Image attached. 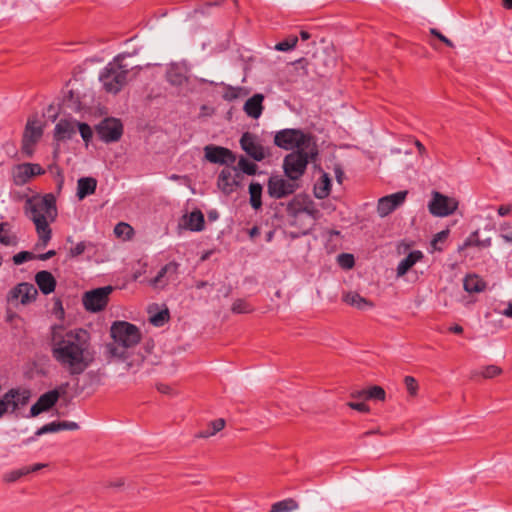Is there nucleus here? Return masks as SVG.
I'll use <instances>...</instances> for the list:
<instances>
[{"label": "nucleus", "mask_w": 512, "mask_h": 512, "mask_svg": "<svg viewBox=\"0 0 512 512\" xmlns=\"http://www.w3.org/2000/svg\"><path fill=\"white\" fill-rule=\"evenodd\" d=\"M351 397L359 400H367V389L352 391Z\"/></svg>", "instance_id": "nucleus-55"}, {"label": "nucleus", "mask_w": 512, "mask_h": 512, "mask_svg": "<svg viewBox=\"0 0 512 512\" xmlns=\"http://www.w3.org/2000/svg\"><path fill=\"white\" fill-rule=\"evenodd\" d=\"M96 133L105 143L116 142L123 134V125L119 119L105 118L96 126Z\"/></svg>", "instance_id": "nucleus-10"}, {"label": "nucleus", "mask_w": 512, "mask_h": 512, "mask_svg": "<svg viewBox=\"0 0 512 512\" xmlns=\"http://www.w3.org/2000/svg\"><path fill=\"white\" fill-rule=\"evenodd\" d=\"M511 211V205H501L497 209L498 215L501 217L507 216Z\"/></svg>", "instance_id": "nucleus-58"}, {"label": "nucleus", "mask_w": 512, "mask_h": 512, "mask_svg": "<svg viewBox=\"0 0 512 512\" xmlns=\"http://www.w3.org/2000/svg\"><path fill=\"white\" fill-rule=\"evenodd\" d=\"M407 194V191H398L381 197L377 204V212L379 216L385 217L400 207L404 203Z\"/></svg>", "instance_id": "nucleus-15"}, {"label": "nucleus", "mask_w": 512, "mask_h": 512, "mask_svg": "<svg viewBox=\"0 0 512 512\" xmlns=\"http://www.w3.org/2000/svg\"><path fill=\"white\" fill-rule=\"evenodd\" d=\"M85 249H86V244H85V242H83V241H82V242H79V243H77L74 247H72V248L70 249V255H71L72 257H77V256H79V255L83 254V253H84V251H85Z\"/></svg>", "instance_id": "nucleus-54"}, {"label": "nucleus", "mask_w": 512, "mask_h": 512, "mask_svg": "<svg viewBox=\"0 0 512 512\" xmlns=\"http://www.w3.org/2000/svg\"><path fill=\"white\" fill-rule=\"evenodd\" d=\"M205 158L213 164L232 165L236 161L235 154L228 148L207 145L204 147Z\"/></svg>", "instance_id": "nucleus-14"}, {"label": "nucleus", "mask_w": 512, "mask_h": 512, "mask_svg": "<svg viewBox=\"0 0 512 512\" xmlns=\"http://www.w3.org/2000/svg\"><path fill=\"white\" fill-rule=\"evenodd\" d=\"M112 286H104L85 292L83 296V305L89 312H99L105 309L109 301V295L112 293Z\"/></svg>", "instance_id": "nucleus-8"}, {"label": "nucleus", "mask_w": 512, "mask_h": 512, "mask_svg": "<svg viewBox=\"0 0 512 512\" xmlns=\"http://www.w3.org/2000/svg\"><path fill=\"white\" fill-rule=\"evenodd\" d=\"M501 373H502V369L496 365L485 366L480 372L481 376L486 379L494 378V377L500 375Z\"/></svg>", "instance_id": "nucleus-45"}, {"label": "nucleus", "mask_w": 512, "mask_h": 512, "mask_svg": "<svg viewBox=\"0 0 512 512\" xmlns=\"http://www.w3.org/2000/svg\"><path fill=\"white\" fill-rule=\"evenodd\" d=\"M463 286L469 293H478L485 289L486 284L477 275H467L464 278Z\"/></svg>", "instance_id": "nucleus-29"}, {"label": "nucleus", "mask_w": 512, "mask_h": 512, "mask_svg": "<svg viewBox=\"0 0 512 512\" xmlns=\"http://www.w3.org/2000/svg\"><path fill=\"white\" fill-rule=\"evenodd\" d=\"M449 236V230H442L434 235L431 241V247L434 251H443V244Z\"/></svg>", "instance_id": "nucleus-36"}, {"label": "nucleus", "mask_w": 512, "mask_h": 512, "mask_svg": "<svg viewBox=\"0 0 512 512\" xmlns=\"http://www.w3.org/2000/svg\"><path fill=\"white\" fill-rule=\"evenodd\" d=\"M386 396L385 390L380 386H372L367 389V400L384 401Z\"/></svg>", "instance_id": "nucleus-39"}, {"label": "nucleus", "mask_w": 512, "mask_h": 512, "mask_svg": "<svg viewBox=\"0 0 512 512\" xmlns=\"http://www.w3.org/2000/svg\"><path fill=\"white\" fill-rule=\"evenodd\" d=\"M347 405L354 410H357L361 413H368L370 408L364 402H348Z\"/></svg>", "instance_id": "nucleus-52"}, {"label": "nucleus", "mask_w": 512, "mask_h": 512, "mask_svg": "<svg viewBox=\"0 0 512 512\" xmlns=\"http://www.w3.org/2000/svg\"><path fill=\"white\" fill-rule=\"evenodd\" d=\"M260 234V230L257 226H254L250 229L249 235L251 238H254Z\"/></svg>", "instance_id": "nucleus-63"}, {"label": "nucleus", "mask_w": 512, "mask_h": 512, "mask_svg": "<svg viewBox=\"0 0 512 512\" xmlns=\"http://www.w3.org/2000/svg\"><path fill=\"white\" fill-rule=\"evenodd\" d=\"M76 126L79 129V132H80V135H81L82 139L86 143H88L91 140L92 136H93V132H92L91 127L88 124H86V123H80V122H77Z\"/></svg>", "instance_id": "nucleus-47"}, {"label": "nucleus", "mask_w": 512, "mask_h": 512, "mask_svg": "<svg viewBox=\"0 0 512 512\" xmlns=\"http://www.w3.org/2000/svg\"><path fill=\"white\" fill-rule=\"evenodd\" d=\"M449 331L454 334H461L463 332V327L458 324H455L449 328Z\"/></svg>", "instance_id": "nucleus-61"}, {"label": "nucleus", "mask_w": 512, "mask_h": 512, "mask_svg": "<svg viewBox=\"0 0 512 512\" xmlns=\"http://www.w3.org/2000/svg\"><path fill=\"white\" fill-rule=\"evenodd\" d=\"M4 398L11 412H15L20 406H24L29 402L30 391L27 389L12 388L4 394Z\"/></svg>", "instance_id": "nucleus-17"}, {"label": "nucleus", "mask_w": 512, "mask_h": 512, "mask_svg": "<svg viewBox=\"0 0 512 512\" xmlns=\"http://www.w3.org/2000/svg\"><path fill=\"white\" fill-rule=\"evenodd\" d=\"M76 121L71 119H61L55 126L54 139L56 141L69 140L76 133Z\"/></svg>", "instance_id": "nucleus-18"}, {"label": "nucleus", "mask_w": 512, "mask_h": 512, "mask_svg": "<svg viewBox=\"0 0 512 512\" xmlns=\"http://www.w3.org/2000/svg\"><path fill=\"white\" fill-rule=\"evenodd\" d=\"M38 291L28 282H22L13 287L7 294V302L11 304L27 305L36 300Z\"/></svg>", "instance_id": "nucleus-11"}, {"label": "nucleus", "mask_w": 512, "mask_h": 512, "mask_svg": "<svg viewBox=\"0 0 512 512\" xmlns=\"http://www.w3.org/2000/svg\"><path fill=\"white\" fill-rule=\"evenodd\" d=\"M0 243L5 246H14L17 244V237L11 233L7 222L0 223Z\"/></svg>", "instance_id": "nucleus-32"}, {"label": "nucleus", "mask_w": 512, "mask_h": 512, "mask_svg": "<svg viewBox=\"0 0 512 512\" xmlns=\"http://www.w3.org/2000/svg\"><path fill=\"white\" fill-rule=\"evenodd\" d=\"M241 88L227 86L223 93V99L226 101H233L240 96Z\"/></svg>", "instance_id": "nucleus-48"}, {"label": "nucleus", "mask_w": 512, "mask_h": 512, "mask_svg": "<svg viewBox=\"0 0 512 512\" xmlns=\"http://www.w3.org/2000/svg\"><path fill=\"white\" fill-rule=\"evenodd\" d=\"M458 208V202L454 198L448 197L438 191L432 193L429 201V212L436 217H446L453 214Z\"/></svg>", "instance_id": "nucleus-9"}, {"label": "nucleus", "mask_w": 512, "mask_h": 512, "mask_svg": "<svg viewBox=\"0 0 512 512\" xmlns=\"http://www.w3.org/2000/svg\"><path fill=\"white\" fill-rule=\"evenodd\" d=\"M25 213L35 224L36 232L43 246H46L51 239L52 230L49 227L48 218L54 220L57 215L56 198L48 193L44 196H37L27 199Z\"/></svg>", "instance_id": "nucleus-2"}, {"label": "nucleus", "mask_w": 512, "mask_h": 512, "mask_svg": "<svg viewBox=\"0 0 512 512\" xmlns=\"http://www.w3.org/2000/svg\"><path fill=\"white\" fill-rule=\"evenodd\" d=\"M55 255H56V251L55 250H49V251H47L45 253L36 255V259H39L41 261H46V260L54 257Z\"/></svg>", "instance_id": "nucleus-59"}, {"label": "nucleus", "mask_w": 512, "mask_h": 512, "mask_svg": "<svg viewBox=\"0 0 512 512\" xmlns=\"http://www.w3.org/2000/svg\"><path fill=\"white\" fill-rule=\"evenodd\" d=\"M186 227L191 231H202L205 227L204 215L200 210L192 211L186 221Z\"/></svg>", "instance_id": "nucleus-28"}, {"label": "nucleus", "mask_w": 512, "mask_h": 512, "mask_svg": "<svg viewBox=\"0 0 512 512\" xmlns=\"http://www.w3.org/2000/svg\"><path fill=\"white\" fill-rule=\"evenodd\" d=\"M331 191V179L324 173L320 181L314 187V195L317 199L326 198Z\"/></svg>", "instance_id": "nucleus-30"}, {"label": "nucleus", "mask_w": 512, "mask_h": 512, "mask_svg": "<svg viewBox=\"0 0 512 512\" xmlns=\"http://www.w3.org/2000/svg\"><path fill=\"white\" fill-rule=\"evenodd\" d=\"M233 171L234 169H231V166L227 165L218 175L217 186L226 195L236 190V181L232 177Z\"/></svg>", "instance_id": "nucleus-20"}, {"label": "nucleus", "mask_w": 512, "mask_h": 512, "mask_svg": "<svg viewBox=\"0 0 512 512\" xmlns=\"http://www.w3.org/2000/svg\"><path fill=\"white\" fill-rule=\"evenodd\" d=\"M237 167L243 174H247L249 176L256 175L258 169V166L254 162L243 156L240 157Z\"/></svg>", "instance_id": "nucleus-35"}, {"label": "nucleus", "mask_w": 512, "mask_h": 512, "mask_svg": "<svg viewBox=\"0 0 512 512\" xmlns=\"http://www.w3.org/2000/svg\"><path fill=\"white\" fill-rule=\"evenodd\" d=\"M68 383L62 385L59 389L50 390L44 394H42L37 402L31 406L30 415L35 417L42 412L48 411L51 409L58 401L60 397V391L65 392Z\"/></svg>", "instance_id": "nucleus-13"}, {"label": "nucleus", "mask_w": 512, "mask_h": 512, "mask_svg": "<svg viewBox=\"0 0 512 512\" xmlns=\"http://www.w3.org/2000/svg\"><path fill=\"white\" fill-rule=\"evenodd\" d=\"M35 282L39 290L44 294L48 295L54 292L56 288V279L51 272L42 270L36 273Z\"/></svg>", "instance_id": "nucleus-22"}, {"label": "nucleus", "mask_w": 512, "mask_h": 512, "mask_svg": "<svg viewBox=\"0 0 512 512\" xmlns=\"http://www.w3.org/2000/svg\"><path fill=\"white\" fill-rule=\"evenodd\" d=\"M169 319V312L168 310H162L156 313L155 315L151 316L150 322L156 326L160 327L163 326L166 321Z\"/></svg>", "instance_id": "nucleus-43"}, {"label": "nucleus", "mask_w": 512, "mask_h": 512, "mask_svg": "<svg viewBox=\"0 0 512 512\" xmlns=\"http://www.w3.org/2000/svg\"><path fill=\"white\" fill-rule=\"evenodd\" d=\"M404 383L407 388V391L410 395L414 396L417 393L418 384L414 377L412 376H406L404 378Z\"/></svg>", "instance_id": "nucleus-49"}, {"label": "nucleus", "mask_w": 512, "mask_h": 512, "mask_svg": "<svg viewBox=\"0 0 512 512\" xmlns=\"http://www.w3.org/2000/svg\"><path fill=\"white\" fill-rule=\"evenodd\" d=\"M273 143L278 148L291 152L316 147L313 135L300 128H285L276 131Z\"/></svg>", "instance_id": "nucleus-4"}, {"label": "nucleus", "mask_w": 512, "mask_h": 512, "mask_svg": "<svg viewBox=\"0 0 512 512\" xmlns=\"http://www.w3.org/2000/svg\"><path fill=\"white\" fill-rule=\"evenodd\" d=\"M318 155L316 147L308 150L300 149L292 151L283 158L282 169L284 176L289 180L298 181L305 174L308 164Z\"/></svg>", "instance_id": "nucleus-6"}, {"label": "nucleus", "mask_w": 512, "mask_h": 512, "mask_svg": "<svg viewBox=\"0 0 512 512\" xmlns=\"http://www.w3.org/2000/svg\"><path fill=\"white\" fill-rule=\"evenodd\" d=\"M503 315L512 319V303H509L508 306L504 309Z\"/></svg>", "instance_id": "nucleus-62"}, {"label": "nucleus", "mask_w": 512, "mask_h": 512, "mask_svg": "<svg viewBox=\"0 0 512 512\" xmlns=\"http://www.w3.org/2000/svg\"><path fill=\"white\" fill-rule=\"evenodd\" d=\"M338 263L342 268L351 269L354 264V256L348 253H342L338 256Z\"/></svg>", "instance_id": "nucleus-46"}, {"label": "nucleus", "mask_w": 512, "mask_h": 512, "mask_svg": "<svg viewBox=\"0 0 512 512\" xmlns=\"http://www.w3.org/2000/svg\"><path fill=\"white\" fill-rule=\"evenodd\" d=\"M53 309H54V312L56 315H58V313H60L59 317H62L64 315V309L62 306V301L60 299L54 300Z\"/></svg>", "instance_id": "nucleus-57"}, {"label": "nucleus", "mask_w": 512, "mask_h": 512, "mask_svg": "<svg viewBox=\"0 0 512 512\" xmlns=\"http://www.w3.org/2000/svg\"><path fill=\"white\" fill-rule=\"evenodd\" d=\"M58 424H59V431H63V430L73 431V430L79 429L78 423H76L74 421H58Z\"/></svg>", "instance_id": "nucleus-51"}, {"label": "nucleus", "mask_w": 512, "mask_h": 512, "mask_svg": "<svg viewBox=\"0 0 512 512\" xmlns=\"http://www.w3.org/2000/svg\"><path fill=\"white\" fill-rule=\"evenodd\" d=\"M297 42H298V37L295 35H290L283 41L278 42L275 45V50L281 51V52L290 51L295 48Z\"/></svg>", "instance_id": "nucleus-37"}, {"label": "nucleus", "mask_w": 512, "mask_h": 512, "mask_svg": "<svg viewBox=\"0 0 512 512\" xmlns=\"http://www.w3.org/2000/svg\"><path fill=\"white\" fill-rule=\"evenodd\" d=\"M231 169H234V171L232 173V177L236 181V189H237L240 186V181H241L243 173L239 170L238 167L232 166Z\"/></svg>", "instance_id": "nucleus-56"}, {"label": "nucleus", "mask_w": 512, "mask_h": 512, "mask_svg": "<svg viewBox=\"0 0 512 512\" xmlns=\"http://www.w3.org/2000/svg\"><path fill=\"white\" fill-rule=\"evenodd\" d=\"M250 195L249 203L254 210H259L262 207V192L263 187L258 182H251L248 188Z\"/></svg>", "instance_id": "nucleus-27"}, {"label": "nucleus", "mask_w": 512, "mask_h": 512, "mask_svg": "<svg viewBox=\"0 0 512 512\" xmlns=\"http://www.w3.org/2000/svg\"><path fill=\"white\" fill-rule=\"evenodd\" d=\"M343 301L359 310H367L373 307V303L362 297L357 292H349L343 296Z\"/></svg>", "instance_id": "nucleus-26"}, {"label": "nucleus", "mask_w": 512, "mask_h": 512, "mask_svg": "<svg viewBox=\"0 0 512 512\" xmlns=\"http://www.w3.org/2000/svg\"><path fill=\"white\" fill-rule=\"evenodd\" d=\"M123 59L124 55H117L99 74V80L108 93L117 94L126 84L129 68L122 63Z\"/></svg>", "instance_id": "nucleus-5"}, {"label": "nucleus", "mask_w": 512, "mask_h": 512, "mask_svg": "<svg viewBox=\"0 0 512 512\" xmlns=\"http://www.w3.org/2000/svg\"><path fill=\"white\" fill-rule=\"evenodd\" d=\"M264 95L261 93H256L244 103L243 110L247 116L258 119L263 113L264 106Z\"/></svg>", "instance_id": "nucleus-19"}, {"label": "nucleus", "mask_w": 512, "mask_h": 512, "mask_svg": "<svg viewBox=\"0 0 512 512\" xmlns=\"http://www.w3.org/2000/svg\"><path fill=\"white\" fill-rule=\"evenodd\" d=\"M33 259H36V255L30 251H21L13 256V262L15 265H21Z\"/></svg>", "instance_id": "nucleus-44"}, {"label": "nucleus", "mask_w": 512, "mask_h": 512, "mask_svg": "<svg viewBox=\"0 0 512 512\" xmlns=\"http://www.w3.org/2000/svg\"><path fill=\"white\" fill-rule=\"evenodd\" d=\"M42 136V128L37 125L34 121H28L24 136H23V151L28 155H31V151L28 150L29 144H34L38 141V139Z\"/></svg>", "instance_id": "nucleus-21"}, {"label": "nucleus", "mask_w": 512, "mask_h": 512, "mask_svg": "<svg viewBox=\"0 0 512 512\" xmlns=\"http://www.w3.org/2000/svg\"><path fill=\"white\" fill-rule=\"evenodd\" d=\"M27 474H29V470L25 469V467H22L5 473L4 480L8 483H13L18 481L21 477Z\"/></svg>", "instance_id": "nucleus-40"}, {"label": "nucleus", "mask_w": 512, "mask_h": 512, "mask_svg": "<svg viewBox=\"0 0 512 512\" xmlns=\"http://www.w3.org/2000/svg\"><path fill=\"white\" fill-rule=\"evenodd\" d=\"M97 187V180L93 177H82L77 182V197L83 200L89 195L95 193Z\"/></svg>", "instance_id": "nucleus-24"}, {"label": "nucleus", "mask_w": 512, "mask_h": 512, "mask_svg": "<svg viewBox=\"0 0 512 512\" xmlns=\"http://www.w3.org/2000/svg\"><path fill=\"white\" fill-rule=\"evenodd\" d=\"M113 344H108V352L119 358H125V349L136 346L141 340L139 328L127 321H115L110 329Z\"/></svg>", "instance_id": "nucleus-3"}, {"label": "nucleus", "mask_w": 512, "mask_h": 512, "mask_svg": "<svg viewBox=\"0 0 512 512\" xmlns=\"http://www.w3.org/2000/svg\"><path fill=\"white\" fill-rule=\"evenodd\" d=\"M297 507V502L291 498H288L274 503L270 512H290L297 509Z\"/></svg>", "instance_id": "nucleus-34"}, {"label": "nucleus", "mask_w": 512, "mask_h": 512, "mask_svg": "<svg viewBox=\"0 0 512 512\" xmlns=\"http://www.w3.org/2000/svg\"><path fill=\"white\" fill-rule=\"evenodd\" d=\"M300 184L281 175H271L267 181V193L270 198L282 199L294 194Z\"/></svg>", "instance_id": "nucleus-7"}, {"label": "nucleus", "mask_w": 512, "mask_h": 512, "mask_svg": "<svg viewBox=\"0 0 512 512\" xmlns=\"http://www.w3.org/2000/svg\"><path fill=\"white\" fill-rule=\"evenodd\" d=\"M12 180L16 186H24L30 179L28 163L17 164L12 168Z\"/></svg>", "instance_id": "nucleus-25"}, {"label": "nucleus", "mask_w": 512, "mask_h": 512, "mask_svg": "<svg viewBox=\"0 0 512 512\" xmlns=\"http://www.w3.org/2000/svg\"><path fill=\"white\" fill-rule=\"evenodd\" d=\"M492 245V239L490 237L486 239H479L478 237V230L472 232L464 241L463 246L461 248L465 247H481V248H489Z\"/></svg>", "instance_id": "nucleus-31"}, {"label": "nucleus", "mask_w": 512, "mask_h": 512, "mask_svg": "<svg viewBox=\"0 0 512 512\" xmlns=\"http://www.w3.org/2000/svg\"><path fill=\"white\" fill-rule=\"evenodd\" d=\"M501 237H502L506 242L512 243V232H510V233H502V234H501Z\"/></svg>", "instance_id": "nucleus-64"}, {"label": "nucleus", "mask_w": 512, "mask_h": 512, "mask_svg": "<svg viewBox=\"0 0 512 512\" xmlns=\"http://www.w3.org/2000/svg\"><path fill=\"white\" fill-rule=\"evenodd\" d=\"M424 257L420 250L411 251L404 259H402L396 268L398 277L404 276L418 261Z\"/></svg>", "instance_id": "nucleus-23"}, {"label": "nucleus", "mask_w": 512, "mask_h": 512, "mask_svg": "<svg viewBox=\"0 0 512 512\" xmlns=\"http://www.w3.org/2000/svg\"><path fill=\"white\" fill-rule=\"evenodd\" d=\"M9 406L4 398V396L0 399V418L8 411Z\"/></svg>", "instance_id": "nucleus-60"}, {"label": "nucleus", "mask_w": 512, "mask_h": 512, "mask_svg": "<svg viewBox=\"0 0 512 512\" xmlns=\"http://www.w3.org/2000/svg\"><path fill=\"white\" fill-rule=\"evenodd\" d=\"M225 426V421L222 418L213 420L209 423L208 427L205 430L199 432L198 437L200 438H208L210 436L215 435L217 432L221 431Z\"/></svg>", "instance_id": "nucleus-33"}, {"label": "nucleus", "mask_w": 512, "mask_h": 512, "mask_svg": "<svg viewBox=\"0 0 512 512\" xmlns=\"http://www.w3.org/2000/svg\"><path fill=\"white\" fill-rule=\"evenodd\" d=\"M179 264L172 261L165 264L150 280V285L154 288H164L168 283L176 281L178 278Z\"/></svg>", "instance_id": "nucleus-16"}, {"label": "nucleus", "mask_w": 512, "mask_h": 512, "mask_svg": "<svg viewBox=\"0 0 512 512\" xmlns=\"http://www.w3.org/2000/svg\"><path fill=\"white\" fill-rule=\"evenodd\" d=\"M56 432H59L58 421H52V422L47 423V424L43 425L42 427H40L35 432V436L38 437V436H41V435H44V434L56 433Z\"/></svg>", "instance_id": "nucleus-42"}, {"label": "nucleus", "mask_w": 512, "mask_h": 512, "mask_svg": "<svg viewBox=\"0 0 512 512\" xmlns=\"http://www.w3.org/2000/svg\"><path fill=\"white\" fill-rule=\"evenodd\" d=\"M29 173L31 178L39 175H43L45 173V170L36 163H28Z\"/></svg>", "instance_id": "nucleus-53"}, {"label": "nucleus", "mask_w": 512, "mask_h": 512, "mask_svg": "<svg viewBox=\"0 0 512 512\" xmlns=\"http://www.w3.org/2000/svg\"><path fill=\"white\" fill-rule=\"evenodd\" d=\"M242 150L254 161L260 162L268 155L266 149L258 141V137L250 132H244L240 138Z\"/></svg>", "instance_id": "nucleus-12"}, {"label": "nucleus", "mask_w": 512, "mask_h": 512, "mask_svg": "<svg viewBox=\"0 0 512 512\" xmlns=\"http://www.w3.org/2000/svg\"><path fill=\"white\" fill-rule=\"evenodd\" d=\"M231 310L233 313L243 314L252 312L253 308L245 300L237 299L233 302Z\"/></svg>", "instance_id": "nucleus-38"}, {"label": "nucleus", "mask_w": 512, "mask_h": 512, "mask_svg": "<svg viewBox=\"0 0 512 512\" xmlns=\"http://www.w3.org/2000/svg\"><path fill=\"white\" fill-rule=\"evenodd\" d=\"M431 35L437 37L441 42H443L448 47H454V44L450 39H448L445 35H443L438 29L431 28L430 29Z\"/></svg>", "instance_id": "nucleus-50"}, {"label": "nucleus", "mask_w": 512, "mask_h": 512, "mask_svg": "<svg viewBox=\"0 0 512 512\" xmlns=\"http://www.w3.org/2000/svg\"><path fill=\"white\" fill-rule=\"evenodd\" d=\"M114 233L118 237L124 236L126 238H130L133 234V228L125 222H120L115 226Z\"/></svg>", "instance_id": "nucleus-41"}, {"label": "nucleus", "mask_w": 512, "mask_h": 512, "mask_svg": "<svg viewBox=\"0 0 512 512\" xmlns=\"http://www.w3.org/2000/svg\"><path fill=\"white\" fill-rule=\"evenodd\" d=\"M51 353L54 360L71 376L82 374L94 360L90 334L82 328L70 330L61 338L54 339Z\"/></svg>", "instance_id": "nucleus-1"}]
</instances>
